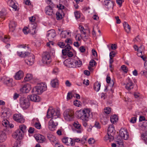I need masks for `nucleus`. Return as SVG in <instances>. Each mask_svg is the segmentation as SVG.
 Wrapping results in <instances>:
<instances>
[{"label": "nucleus", "instance_id": "obj_1", "mask_svg": "<svg viewBox=\"0 0 147 147\" xmlns=\"http://www.w3.org/2000/svg\"><path fill=\"white\" fill-rule=\"evenodd\" d=\"M64 63L69 67H80L82 64V61L77 58L74 59H67L64 61Z\"/></svg>", "mask_w": 147, "mask_h": 147}, {"label": "nucleus", "instance_id": "obj_2", "mask_svg": "<svg viewBox=\"0 0 147 147\" xmlns=\"http://www.w3.org/2000/svg\"><path fill=\"white\" fill-rule=\"evenodd\" d=\"M89 110L85 109L77 111V115L82 121H88L90 115Z\"/></svg>", "mask_w": 147, "mask_h": 147}, {"label": "nucleus", "instance_id": "obj_3", "mask_svg": "<svg viewBox=\"0 0 147 147\" xmlns=\"http://www.w3.org/2000/svg\"><path fill=\"white\" fill-rule=\"evenodd\" d=\"M47 88V85L45 83H41L33 88L32 91V93L36 94H40L43 92Z\"/></svg>", "mask_w": 147, "mask_h": 147}, {"label": "nucleus", "instance_id": "obj_4", "mask_svg": "<svg viewBox=\"0 0 147 147\" xmlns=\"http://www.w3.org/2000/svg\"><path fill=\"white\" fill-rule=\"evenodd\" d=\"M60 115L59 110L58 109L55 110L52 107H50L48 111L47 117L48 118H53L59 119Z\"/></svg>", "mask_w": 147, "mask_h": 147}, {"label": "nucleus", "instance_id": "obj_5", "mask_svg": "<svg viewBox=\"0 0 147 147\" xmlns=\"http://www.w3.org/2000/svg\"><path fill=\"white\" fill-rule=\"evenodd\" d=\"M63 115L66 121H71L74 118V111L72 109H67L64 111Z\"/></svg>", "mask_w": 147, "mask_h": 147}, {"label": "nucleus", "instance_id": "obj_6", "mask_svg": "<svg viewBox=\"0 0 147 147\" xmlns=\"http://www.w3.org/2000/svg\"><path fill=\"white\" fill-rule=\"evenodd\" d=\"M20 49L17 52L18 56L21 57H27V53L28 52L26 51L28 49V47L25 45H21L20 46Z\"/></svg>", "mask_w": 147, "mask_h": 147}, {"label": "nucleus", "instance_id": "obj_7", "mask_svg": "<svg viewBox=\"0 0 147 147\" xmlns=\"http://www.w3.org/2000/svg\"><path fill=\"white\" fill-rule=\"evenodd\" d=\"M20 102L21 107L24 109L28 108L30 106V103L28 97H21L20 100Z\"/></svg>", "mask_w": 147, "mask_h": 147}, {"label": "nucleus", "instance_id": "obj_8", "mask_svg": "<svg viewBox=\"0 0 147 147\" xmlns=\"http://www.w3.org/2000/svg\"><path fill=\"white\" fill-rule=\"evenodd\" d=\"M58 119L53 118H51V119L49 121L48 126L49 129L50 130L53 131L54 128L57 125Z\"/></svg>", "mask_w": 147, "mask_h": 147}, {"label": "nucleus", "instance_id": "obj_9", "mask_svg": "<svg viewBox=\"0 0 147 147\" xmlns=\"http://www.w3.org/2000/svg\"><path fill=\"white\" fill-rule=\"evenodd\" d=\"M42 61L46 65H49L51 61L50 55L48 52H45L43 54L42 57Z\"/></svg>", "mask_w": 147, "mask_h": 147}, {"label": "nucleus", "instance_id": "obj_10", "mask_svg": "<svg viewBox=\"0 0 147 147\" xmlns=\"http://www.w3.org/2000/svg\"><path fill=\"white\" fill-rule=\"evenodd\" d=\"M27 55L25 62L28 65H32L34 63V57L32 54L30 53H27Z\"/></svg>", "mask_w": 147, "mask_h": 147}, {"label": "nucleus", "instance_id": "obj_11", "mask_svg": "<svg viewBox=\"0 0 147 147\" xmlns=\"http://www.w3.org/2000/svg\"><path fill=\"white\" fill-rule=\"evenodd\" d=\"M117 137H119L121 139L127 140L129 138V134L126 129H121L119 131V135Z\"/></svg>", "mask_w": 147, "mask_h": 147}, {"label": "nucleus", "instance_id": "obj_12", "mask_svg": "<svg viewBox=\"0 0 147 147\" xmlns=\"http://www.w3.org/2000/svg\"><path fill=\"white\" fill-rule=\"evenodd\" d=\"M63 142L68 146H74L75 145L74 141L71 138L64 137L62 139Z\"/></svg>", "mask_w": 147, "mask_h": 147}, {"label": "nucleus", "instance_id": "obj_13", "mask_svg": "<svg viewBox=\"0 0 147 147\" xmlns=\"http://www.w3.org/2000/svg\"><path fill=\"white\" fill-rule=\"evenodd\" d=\"M37 24L35 23H32L28 26L29 28V33L32 35L35 34L37 32L36 28Z\"/></svg>", "mask_w": 147, "mask_h": 147}, {"label": "nucleus", "instance_id": "obj_14", "mask_svg": "<svg viewBox=\"0 0 147 147\" xmlns=\"http://www.w3.org/2000/svg\"><path fill=\"white\" fill-rule=\"evenodd\" d=\"M13 119L17 122L23 123L25 121V119L23 116L20 114H16L13 117Z\"/></svg>", "mask_w": 147, "mask_h": 147}, {"label": "nucleus", "instance_id": "obj_15", "mask_svg": "<svg viewBox=\"0 0 147 147\" xmlns=\"http://www.w3.org/2000/svg\"><path fill=\"white\" fill-rule=\"evenodd\" d=\"M24 134L22 131L19 129H17L13 134V137L17 140H21L23 138Z\"/></svg>", "mask_w": 147, "mask_h": 147}, {"label": "nucleus", "instance_id": "obj_16", "mask_svg": "<svg viewBox=\"0 0 147 147\" xmlns=\"http://www.w3.org/2000/svg\"><path fill=\"white\" fill-rule=\"evenodd\" d=\"M55 36V32L54 30L52 29L47 32V36L49 41L53 40Z\"/></svg>", "mask_w": 147, "mask_h": 147}, {"label": "nucleus", "instance_id": "obj_17", "mask_svg": "<svg viewBox=\"0 0 147 147\" xmlns=\"http://www.w3.org/2000/svg\"><path fill=\"white\" fill-rule=\"evenodd\" d=\"M2 80L4 84L6 86L9 87H12L13 86L12 83L13 80L12 79L4 77L2 78Z\"/></svg>", "mask_w": 147, "mask_h": 147}, {"label": "nucleus", "instance_id": "obj_18", "mask_svg": "<svg viewBox=\"0 0 147 147\" xmlns=\"http://www.w3.org/2000/svg\"><path fill=\"white\" fill-rule=\"evenodd\" d=\"M31 88V85L30 84H26L20 88V91L22 93H27L29 92Z\"/></svg>", "mask_w": 147, "mask_h": 147}, {"label": "nucleus", "instance_id": "obj_19", "mask_svg": "<svg viewBox=\"0 0 147 147\" xmlns=\"http://www.w3.org/2000/svg\"><path fill=\"white\" fill-rule=\"evenodd\" d=\"M28 99L34 102H38L40 101V98L39 96L36 94L30 95L27 96Z\"/></svg>", "mask_w": 147, "mask_h": 147}, {"label": "nucleus", "instance_id": "obj_20", "mask_svg": "<svg viewBox=\"0 0 147 147\" xmlns=\"http://www.w3.org/2000/svg\"><path fill=\"white\" fill-rule=\"evenodd\" d=\"M10 38L9 36L4 35L1 32H0V39L3 42L5 43L8 42Z\"/></svg>", "mask_w": 147, "mask_h": 147}, {"label": "nucleus", "instance_id": "obj_21", "mask_svg": "<svg viewBox=\"0 0 147 147\" xmlns=\"http://www.w3.org/2000/svg\"><path fill=\"white\" fill-rule=\"evenodd\" d=\"M7 3L8 4L13 8V10L14 11L17 10L18 7L15 4V0H8Z\"/></svg>", "mask_w": 147, "mask_h": 147}, {"label": "nucleus", "instance_id": "obj_22", "mask_svg": "<svg viewBox=\"0 0 147 147\" xmlns=\"http://www.w3.org/2000/svg\"><path fill=\"white\" fill-rule=\"evenodd\" d=\"M104 2V4L106 7L109 9L113 8V3L112 1L107 0L105 1Z\"/></svg>", "mask_w": 147, "mask_h": 147}, {"label": "nucleus", "instance_id": "obj_23", "mask_svg": "<svg viewBox=\"0 0 147 147\" xmlns=\"http://www.w3.org/2000/svg\"><path fill=\"white\" fill-rule=\"evenodd\" d=\"M50 84L52 87L57 88L59 85V80L57 78H55L51 80Z\"/></svg>", "mask_w": 147, "mask_h": 147}, {"label": "nucleus", "instance_id": "obj_24", "mask_svg": "<svg viewBox=\"0 0 147 147\" xmlns=\"http://www.w3.org/2000/svg\"><path fill=\"white\" fill-rule=\"evenodd\" d=\"M107 117V115L105 114H102L100 115V121L103 124H106L107 123L108 121Z\"/></svg>", "mask_w": 147, "mask_h": 147}, {"label": "nucleus", "instance_id": "obj_25", "mask_svg": "<svg viewBox=\"0 0 147 147\" xmlns=\"http://www.w3.org/2000/svg\"><path fill=\"white\" fill-rule=\"evenodd\" d=\"M24 76V74L23 71L20 70L16 73L14 78L16 80H20Z\"/></svg>", "mask_w": 147, "mask_h": 147}, {"label": "nucleus", "instance_id": "obj_26", "mask_svg": "<svg viewBox=\"0 0 147 147\" xmlns=\"http://www.w3.org/2000/svg\"><path fill=\"white\" fill-rule=\"evenodd\" d=\"M17 24L16 22L14 21H11L9 25V30L12 32H14L15 30Z\"/></svg>", "mask_w": 147, "mask_h": 147}, {"label": "nucleus", "instance_id": "obj_27", "mask_svg": "<svg viewBox=\"0 0 147 147\" xmlns=\"http://www.w3.org/2000/svg\"><path fill=\"white\" fill-rule=\"evenodd\" d=\"M34 137L37 142L39 143L42 142L45 139L44 137L42 135L40 134H36L35 135Z\"/></svg>", "mask_w": 147, "mask_h": 147}, {"label": "nucleus", "instance_id": "obj_28", "mask_svg": "<svg viewBox=\"0 0 147 147\" xmlns=\"http://www.w3.org/2000/svg\"><path fill=\"white\" fill-rule=\"evenodd\" d=\"M46 14L48 15L52 16L54 15L52 8L50 6H47L45 9Z\"/></svg>", "mask_w": 147, "mask_h": 147}, {"label": "nucleus", "instance_id": "obj_29", "mask_svg": "<svg viewBox=\"0 0 147 147\" xmlns=\"http://www.w3.org/2000/svg\"><path fill=\"white\" fill-rule=\"evenodd\" d=\"M10 115V113L9 111L7 109L3 110L1 111V116L2 117L5 118H7L9 117Z\"/></svg>", "mask_w": 147, "mask_h": 147}, {"label": "nucleus", "instance_id": "obj_30", "mask_svg": "<svg viewBox=\"0 0 147 147\" xmlns=\"http://www.w3.org/2000/svg\"><path fill=\"white\" fill-rule=\"evenodd\" d=\"M64 13L63 10H60L57 12L56 13V18L57 20L61 19L64 16Z\"/></svg>", "mask_w": 147, "mask_h": 147}, {"label": "nucleus", "instance_id": "obj_31", "mask_svg": "<svg viewBox=\"0 0 147 147\" xmlns=\"http://www.w3.org/2000/svg\"><path fill=\"white\" fill-rule=\"evenodd\" d=\"M117 146L118 147H123V142L122 139L119 137H117L116 140Z\"/></svg>", "mask_w": 147, "mask_h": 147}, {"label": "nucleus", "instance_id": "obj_32", "mask_svg": "<svg viewBox=\"0 0 147 147\" xmlns=\"http://www.w3.org/2000/svg\"><path fill=\"white\" fill-rule=\"evenodd\" d=\"M127 80L128 82L125 87L127 89L129 90L133 88V84L129 78H128Z\"/></svg>", "mask_w": 147, "mask_h": 147}, {"label": "nucleus", "instance_id": "obj_33", "mask_svg": "<svg viewBox=\"0 0 147 147\" xmlns=\"http://www.w3.org/2000/svg\"><path fill=\"white\" fill-rule=\"evenodd\" d=\"M113 137L111 134H108L104 138V140L107 142H110L113 140Z\"/></svg>", "mask_w": 147, "mask_h": 147}, {"label": "nucleus", "instance_id": "obj_34", "mask_svg": "<svg viewBox=\"0 0 147 147\" xmlns=\"http://www.w3.org/2000/svg\"><path fill=\"white\" fill-rule=\"evenodd\" d=\"M124 29L127 33H129L131 30V28L129 24L126 22H124L123 24Z\"/></svg>", "mask_w": 147, "mask_h": 147}, {"label": "nucleus", "instance_id": "obj_35", "mask_svg": "<svg viewBox=\"0 0 147 147\" xmlns=\"http://www.w3.org/2000/svg\"><path fill=\"white\" fill-rule=\"evenodd\" d=\"M64 47H65V49L62 50V53L64 55H66L67 52L70 51L71 48V47L70 45H67Z\"/></svg>", "mask_w": 147, "mask_h": 147}, {"label": "nucleus", "instance_id": "obj_36", "mask_svg": "<svg viewBox=\"0 0 147 147\" xmlns=\"http://www.w3.org/2000/svg\"><path fill=\"white\" fill-rule=\"evenodd\" d=\"M6 138L7 137L5 132L0 131V143L4 142Z\"/></svg>", "mask_w": 147, "mask_h": 147}, {"label": "nucleus", "instance_id": "obj_37", "mask_svg": "<svg viewBox=\"0 0 147 147\" xmlns=\"http://www.w3.org/2000/svg\"><path fill=\"white\" fill-rule=\"evenodd\" d=\"M68 35L70 36V33L69 32L66 31H61L60 34V36L61 38H67Z\"/></svg>", "mask_w": 147, "mask_h": 147}, {"label": "nucleus", "instance_id": "obj_38", "mask_svg": "<svg viewBox=\"0 0 147 147\" xmlns=\"http://www.w3.org/2000/svg\"><path fill=\"white\" fill-rule=\"evenodd\" d=\"M73 97H75L74 93L73 92H69L67 93V99L69 100L71 99Z\"/></svg>", "mask_w": 147, "mask_h": 147}, {"label": "nucleus", "instance_id": "obj_39", "mask_svg": "<svg viewBox=\"0 0 147 147\" xmlns=\"http://www.w3.org/2000/svg\"><path fill=\"white\" fill-rule=\"evenodd\" d=\"M118 117L116 115H112L110 117V120L111 123H114L117 121Z\"/></svg>", "mask_w": 147, "mask_h": 147}, {"label": "nucleus", "instance_id": "obj_40", "mask_svg": "<svg viewBox=\"0 0 147 147\" xmlns=\"http://www.w3.org/2000/svg\"><path fill=\"white\" fill-rule=\"evenodd\" d=\"M7 14L6 10L5 9H2L0 12V17L4 19L5 17Z\"/></svg>", "mask_w": 147, "mask_h": 147}, {"label": "nucleus", "instance_id": "obj_41", "mask_svg": "<svg viewBox=\"0 0 147 147\" xmlns=\"http://www.w3.org/2000/svg\"><path fill=\"white\" fill-rule=\"evenodd\" d=\"M26 127L24 124H22L19 126V129L21 131H22L24 134L26 131Z\"/></svg>", "mask_w": 147, "mask_h": 147}, {"label": "nucleus", "instance_id": "obj_42", "mask_svg": "<svg viewBox=\"0 0 147 147\" xmlns=\"http://www.w3.org/2000/svg\"><path fill=\"white\" fill-rule=\"evenodd\" d=\"M114 127L113 125H110L108 129V134L112 133L114 131Z\"/></svg>", "mask_w": 147, "mask_h": 147}, {"label": "nucleus", "instance_id": "obj_43", "mask_svg": "<svg viewBox=\"0 0 147 147\" xmlns=\"http://www.w3.org/2000/svg\"><path fill=\"white\" fill-rule=\"evenodd\" d=\"M100 84L98 82H95L94 85V89L96 92H98L100 90Z\"/></svg>", "mask_w": 147, "mask_h": 147}, {"label": "nucleus", "instance_id": "obj_44", "mask_svg": "<svg viewBox=\"0 0 147 147\" xmlns=\"http://www.w3.org/2000/svg\"><path fill=\"white\" fill-rule=\"evenodd\" d=\"M32 78V74H27L26 76L25 77L24 81L25 82H27L31 80Z\"/></svg>", "mask_w": 147, "mask_h": 147}, {"label": "nucleus", "instance_id": "obj_45", "mask_svg": "<svg viewBox=\"0 0 147 147\" xmlns=\"http://www.w3.org/2000/svg\"><path fill=\"white\" fill-rule=\"evenodd\" d=\"M141 138L146 143H147V133H144L142 134Z\"/></svg>", "mask_w": 147, "mask_h": 147}, {"label": "nucleus", "instance_id": "obj_46", "mask_svg": "<svg viewBox=\"0 0 147 147\" xmlns=\"http://www.w3.org/2000/svg\"><path fill=\"white\" fill-rule=\"evenodd\" d=\"M73 125L74 127L77 129L80 128L82 127L81 125L78 121H75L74 122Z\"/></svg>", "mask_w": 147, "mask_h": 147}, {"label": "nucleus", "instance_id": "obj_47", "mask_svg": "<svg viewBox=\"0 0 147 147\" xmlns=\"http://www.w3.org/2000/svg\"><path fill=\"white\" fill-rule=\"evenodd\" d=\"M104 111L106 114H109L111 112V109L109 107H106L104 109Z\"/></svg>", "mask_w": 147, "mask_h": 147}, {"label": "nucleus", "instance_id": "obj_48", "mask_svg": "<svg viewBox=\"0 0 147 147\" xmlns=\"http://www.w3.org/2000/svg\"><path fill=\"white\" fill-rule=\"evenodd\" d=\"M22 30L25 34H27L29 33V28L27 27H24Z\"/></svg>", "mask_w": 147, "mask_h": 147}, {"label": "nucleus", "instance_id": "obj_49", "mask_svg": "<svg viewBox=\"0 0 147 147\" xmlns=\"http://www.w3.org/2000/svg\"><path fill=\"white\" fill-rule=\"evenodd\" d=\"M9 122L6 119H4L2 121L3 125L5 127H6L9 125Z\"/></svg>", "mask_w": 147, "mask_h": 147}, {"label": "nucleus", "instance_id": "obj_50", "mask_svg": "<svg viewBox=\"0 0 147 147\" xmlns=\"http://www.w3.org/2000/svg\"><path fill=\"white\" fill-rule=\"evenodd\" d=\"M74 104L75 106L79 107L81 105V103L78 100H76L74 102Z\"/></svg>", "mask_w": 147, "mask_h": 147}, {"label": "nucleus", "instance_id": "obj_51", "mask_svg": "<svg viewBox=\"0 0 147 147\" xmlns=\"http://www.w3.org/2000/svg\"><path fill=\"white\" fill-rule=\"evenodd\" d=\"M59 71L57 67H55L53 69L52 72L53 74L57 75L58 74Z\"/></svg>", "mask_w": 147, "mask_h": 147}, {"label": "nucleus", "instance_id": "obj_52", "mask_svg": "<svg viewBox=\"0 0 147 147\" xmlns=\"http://www.w3.org/2000/svg\"><path fill=\"white\" fill-rule=\"evenodd\" d=\"M74 15L76 19H78L80 17V14L78 11H76L75 12Z\"/></svg>", "mask_w": 147, "mask_h": 147}, {"label": "nucleus", "instance_id": "obj_53", "mask_svg": "<svg viewBox=\"0 0 147 147\" xmlns=\"http://www.w3.org/2000/svg\"><path fill=\"white\" fill-rule=\"evenodd\" d=\"M65 42L67 44V45H70L72 43V41L70 38H67L65 40Z\"/></svg>", "mask_w": 147, "mask_h": 147}, {"label": "nucleus", "instance_id": "obj_54", "mask_svg": "<svg viewBox=\"0 0 147 147\" xmlns=\"http://www.w3.org/2000/svg\"><path fill=\"white\" fill-rule=\"evenodd\" d=\"M121 69L124 72L127 73L128 71L127 68L125 65L121 66Z\"/></svg>", "mask_w": 147, "mask_h": 147}, {"label": "nucleus", "instance_id": "obj_55", "mask_svg": "<svg viewBox=\"0 0 147 147\" xmlns=\"http://www.w3.org/2000/svg\"><path fill=\"white\" fill-rule=\"evenodd\" d=\"M95 142V140L93 138H90L88 140V142L89 144H94Z\"/></svg>", "mask_w": 147, "mask_h": 147}, {"label": "nucleus", "instance_id": "obj_56", "mask_svg": "<svg viewBox=\"0 0 147 147\" xmlns=\"http://www.w3.org/2000/svg\"><path fill=\"white\" fill-rule=\"evenodd\" d=\"M96 63L95 61L94 60H91L90 62V65L91 67L94 66Z\"/></svg>", "mask_w": 147, "mask_h": 147}, {"label": "nucleus", "instance_id": "obj_57", "mask_svg": "<svg viewBox=\"0 0 147 147\" xmlns=\"http://www.w3.org/2000/svg\"><path fill=\"white\" fill-rule=\"evenodd\" d=\"M134 48L135 51H138L139 50L141 51V49L142 48V46H141L140 47L138 48L137 45H135L134 46Z\"/></svg>", "mask_w": 147, "mask_h": 147}, {"label": "nucleus", "instance_id": "obj_58", "mask_svg": "<svg viewBox=\"0 0 147 147\" xmlns=\"http://www.w3.org/2000/svg\"><path fill=\"white\" fill-rule=\"evenodd\" d=\"M34 126L36 128L39 129L40 128L41 126V124L39 122L37 123H36L34 125Z\"/></svg>", "mask_w": 147, "mask_h": 147}, {"label": "nucleus", "instance_id": "obj_59", "mask_svg": "<svg viewBox=\"0 0 147 147\" xmlns=\"http://www.w3.org/2000/svg\"><path fill=\"white\" fill-rule=\"evenodd\" d=\"M136 117L135 116V117H132L130 119V121L131 123H134L136 122Z\"/></svg>", "mask_w": 147, "mask_h": 147}, {"label": "nucleus", "instance_id": "obj_60", "mask_svg": "<svg viewBox=\"0 0 147 147\" xmlns=\"http://www.w3.org/2000/svg\"><path fill=\"white\" fill-rule=\"evenodd\" d=\"M75 38L76 40L80 41L81 38V35L79 34H77L75 36Z\"/></svg>", "mask_w": 147, "mask_h": 147}, {"label": "nucleus", "instance_id": "obj_61", "mask_svg": "<svg viewBox=\"0 0 147 147\" xmlns=\"http://www.w3.org/2000/svg\"><path fill=\"white\" fill-rule=\"evenodd\" d=\"M115 52L112 51H111L109 54L110 57L112 58L113 57L115 56Z\"/></svg>", "mask_w": 147, "mask_h": 147}, {"label": "nucleus", "instance_id": "obj_62", "mask_svg": "<svg viewBox=\"0 0 147 147\" xmlns=\"http://www.w3.org/2000/svg\"><path fill=\"white\" fill-rule=\"evenodd\" d=\"M58 45L61 48H63L65 46V44L63 42H59Z\"/></svg>", "mask_w": 147, "mask_h": 147}, {"label": "nucleus", "instance_id": "obj_63", "mask_svg": "<svg viewBox=\"0 0 147 147\" xmlns=\"http://www.w3.org/2000/svg\"><path fill=\"white\" fill-rule=\"evenodd\" d=\"M94 126L97 129H99L100 127V125L99 123L97 122H96L94 123Z\"/></svg>", "mask_w": 147, "mask_h": 147}, {"label": "nucleus", "instance_id": "obj_64", "mask_svg": "<svg viewBox=\"0 0 147 147\" xmlns=\"http://www.w3.org/2000/svg\"><path fill=\"white\" fill-rule=\"evenodd\" d=\"M38 122H39V121L38 118H34L33 119L32 121V123L34 125V124H35L36 123H37Z\"/></svg>", "mask_w": 147, "mask_h": 147}]
</instances>
